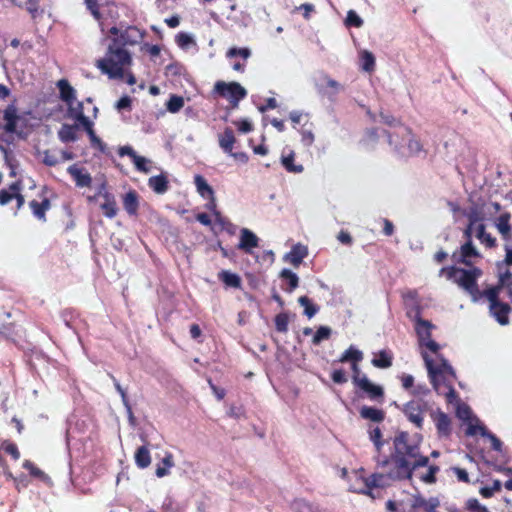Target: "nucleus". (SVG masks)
I'll use <instances>...</instances> for the list:
<instances>
[{"instance_id": "4c0bfd02", "label": "nucleus", "mask_w": 512, "mask_h": 512, "mask_svg": "<svg viewBox=\"0 0 512 512\" xmlns=\"http://www.w3.org/2000/svg\"><path fill=\"white\" fill-rule=\"evenodd\" d=\"M369 438L373 442L376 452L379 454L384 446L383 435L379 427L369 430Z\"/></svg>"}, {"instance_id": "f704fd0d", "label": "nucleus", "mask_w": 512, "mask_h": 512, "mask_svg": "<svg viewBox=\"0 0 512 512\" xmlns=\"http://www.w3.org/2000/svg\"><path fill=\"white\" fill-rule=\"evenodd\" d=\"M22 467L29 471L30 475L34 478H38L42 481L49 480L48 475L43 472L41 469H39L32 461L25 460L22 464Z\"/></svg>"}, {"instance_id": "aec40b11", "label": "nucleus", "mask_w": 512, "mask_h": 512, "mask_svg": "<svg viewBox=\"0 0 512 512\" xmlns=\"http://www.w3.org/2000/svg\"><path fill=\"white\" fill-rule=\"evenodd\" d=\"M142 37L143 35L138 28L129 26L120 33L119 37L115 38L114 40H117L118 45L123 47L125 45L136 44L140 39H142Z\"/></svg>"}, {"instance_id": "ddd939ff", "label": "nucleus", "mask_w": 512, "mask_h": 512, "mask_svg": "<svg viewBox=\"0 0 512 512\" xmlns=\"http://www.w3.org/2000/svg\"><path fill=\"white\" fill-rule=\"evenodd\" d=\"M497 278V283L489 286L487 289H496L497 292H501L505 289L507 296L510 299L512 291V272L507 265H504L503 263L497 264Z\"/></svg>"}, {"instance_id": "a18cd8bd", "label": "nucleus", "mask_w": 512, "mask_h": 512, "mask_svg": "<svg viewBox=\"0 0 512 512\" xmlns=\"http://www.w3.org/2000/svg\"><path fill=\"white\" fill-rule=\"evenodd\" d=\"M117 155L121 158L128 156L132 158V160H147L145 157L137 156L133 148L128 145L119 147L117 150Z\"/></svg>"}, {"instance_id": "6ab92c4d", "label": "nucleus", "mask_w": 512, "mask_h": 512, "mask_svg": "<svg viewBox=\"0 0 512 512\" xmlns=\"http://www.w3.org/2000/svg\"><path fill=\"white\" fill-rule=\"evenodd\" d=\"M511 214L502 213L495 221V226L503 240L509 242L512 240V225L510 224Z\"/></svg>"}, {"instance_id": "e2e57ef3", "label": "nucleus", "mask_w": 512, "mask_h": 512, "mask_svg": "<svg viewBox=\"0 0 512 512\" xmlns=\"http://www.w3.org/2000/svg\"><path fill=\"white\" fill-rule=\"evenodd\" d=\"M281 165L287 172L290 173H298L303 171V166L301 164H295V162H281Z\"/></svg>"}, {"instance_id": "de8ad7c7", "label": "nucleus", "mask_w": 512, "mask_h": 512, "mask_svg": "<svg viewBox=\"0 0 512 512\" xmlns=\"http://www.w3.org/2000/svg\"><path fill=\"white\" fill-rule=\"evenodd\" d=\"M488 433L489 431L482 424H469L466 429L467 436H474L476 434H480L481 436L485 437L486 435H488Z\"/></svg>"}, {"instance_id": "680f3d73", "label": "nucleus", "mask_w": 512, "mask_h": 512, "mask_svg": "<svg viewBox=\"0 0 512 512\" xmlns=\"http://www.w3.org/2000/svg\"><path fill=\"white\" fill-rule=\"evenodd\" d=\"M111 378L113 379L115 389L120 394L124 405L129 407V402H128V397H127L126 391L122 388V386L120 385V383L117 381V379L114 376L111 375Z\"/></svg>"}, {"instance_id": "f03ea898", "label": "nucleus", "mask_w": 512, "mask_h": 512, "mask_svg": "<svg viewBox=\"0 0 512 512\" xmlns=\"http://www.w3.org/2000/svg\"><path fill=\"white\" fill-rule=\"evenodd\" d=\"M402 299L407 317L415 322V331L420 346L426 347L434 354H438L440 345L431 338V330L435 326L430 321L422 319V306L418 292L416 290H408L402 294Z\"/></svg>"}, {"instance_id": "2f4dec72", "label": "nucleus", "mask_w": 512, "mask_h": 512, "mask_svg": "<svg viewBox=\"0 0 512 512\" xmlns=\"http://www.w3.org/2000/svg\"><path fill=\"white\" fill-rule=\"evenodd\" d=\"M362 359H363L362 351L358 350L354 346H350L348 349H346L341 354V356H340L338 361L341 362V363L350 362L352 364V363H355V362H361Z\"/></svg>"}, {"instance_id": "b1692460", "label": "nucleus", "mask_w": 512, "mask_h": 512, "mask_svg": "<svg viewBox=\"0 0 512 512\" xmlns=\"http://www.w3.org/2000/svg\"><path fill=\"white\" fill-rule=\"evenodd\" d=\"M360 417L366 420L380 423L385 419V412L372 406H362L359 411Z\"/></svg>"}, {"instance_id": "2eb2a0df", "label": "nucleus", "mask_w": 512, "mask_h": 512, "mask_svg": "<svg viewBox=\"0 0 512 512\" xmlns=\"http://www.w3.org/2000/svg\"><path fill=\"white\" fill-rule=\"evenodd\" d=\"M452 258L458 263L472 266L471 259L481 258V254L474 246L473 241H465V243L461 245L459 252L455 251L452 254Z\"/></svg>"}, {"instance_id": "0eeeda50", "label": "nucleus", "mask_w": 512, "mask_h": 512, "mask_svg": "<svg viewBox=\"0 0 512 512\" xmlns=\"http://www.w3.org/2000/svg\"><path fill=\"white\" fill-rule=\"evenodd\" d=\"M3 122L5 132L13 133L18 136H22L27 127L26 116L20 114L14 104L8 105L4 110Z\"/></svg>"}, {"instance_id": "338daca9", "label": "nucleus", "mask_w": 512, "mask_h": 512, "mask_svg": "<svg viewBox=\"0 0 512 512\" xmlns=\"http://www.w3.org/2000/svg\"><path fill=\"white\" fill-rule=\"evenodd\" d=\"M215 217V222L222 226L223 228H227V226H232V223L222 216V214L219 211H215L213 214Z\"/></svg>"}, {"instance_id": "39448f33", "label": "nucleus", "mask_w": 512, "mask_h": 512, "mask_svg": "<svg viewBox=\"0 0 512 512\" xmlns=\"http://www.w3.org/2000/svg\"><path fill=\"white\" fill-rule=\"evenodd\" d=\"M132 62L130 53L117 40L109 45L106 56L97 61V67L111 79L124 78L126 68Z\"/></svg>"}, {"instance_id": "4468645a", "label": "nucleus", "mask_w": 512, "mask_h": 512, "mask_svg": "<svg viewBox=\"0 0 512 512\" xmlns=\"http://www.w3.org/2000/svg\"><path fill=\"white\" fill-rule=\"evenodd\" d=\"M430 416L435 424L437 434L439 437L448 438L452 434V420L441 409H437L430 413Z\"/></svg>"}, {"instance_id": "6e6d98bb", "label": "nucleus", "mask_w": 512, "mask_h": 512, "mask_svg": "<svg viewBox=\"0 0 512 512\" xmlns=\"http://www.w3.org/2000/svg\"><path fill=\"white\" fill-rule=\"evenodd\" d=\"M176 42L180 47L186 48L193 43V39L189 34L181 32L177 35Z\"/></svg>"}, {"instance_id": "58836bf2", "label": "nucleus", "mask_w": 512, "mask_h": 512, "mask_svg": "<svg viewBox=\"0 0 512 512\" xmlns=\"http://www.w3.org/2000/svg\"><path fill=\"white\" fill-rule=\"evenodd\" d=\"M361 67L366 72H372L375 68V57L369 51L361 52Z\"/></svg>"}, {"instance_id": "13d9d810", "label": "nucleus", "mask_w": 512, "mask_h": 512, "mask_svg": "<svg viewBox=\"0 0 512 512\" xmlns=\"http://www.w3.org/2000/svg\"><path fill=\"white\" fill-rule=\"evenodd\" d=\"M485 437L491 441V448L494 451L500 452L502 450V442L495 434L489 432Z\"/></svg>"}, {"instance_id": "69168bd1", "label": "nucleus", "mask_w": 512, "mask_h": 512, "mask_svg": "<svg viewBox=\"0 0 512 512\" xmlns=\"http://www.w3.org/2000/svg\"><path fill=\"white\" fill-rule=\"evenodd\" d=\"M402 387L409 390L414 386V377L410 374H403L401 376Z\"/></svg>"}, {"instance_id": "c03bdc74", "label": "nucleus", "mask_w": 512, "mask_h": 512, "mask_svg": "<svg viewBox=\"0 0 512 512\" xmlns=\"http://www.w3.org/2000/svg\"><path fill=\"white\" fill-rule=\"evenodd\" d=\"M363 23L364 22H363L362 18L354 10H349L347 12V17L345 20V24L347 26H354V27L360 28L363 26Z\"/></svg>"}, {"instance_id": "4be33fe9", "label": "nucleus", "mask_w": 512, "mask_h": 512, "mask_svg": "<svg viewBox=\"0 0 512 512\" xmlns=\"http://www.w3.org/2000/svg\"><path fill=\"white\" fill-rule=\"evenodd\" d=\"M23 184L22 180H16L12 184L9 185L8 189L0 190V205L4 206L14 200V197L17 196V191L22 190Z\"/></svg>"}, {"instance_id": "774afa93", "label": "nucleus", "mask_w": 512, "mask_h": 512, "mask_svg": "<svg viewBox=\"0 0 512 512\" xmlns=\"http://www.w3.org/2000/svg\"><path fill=\"white\" fill-rule=\"evenodd\" d=\"M13 324L9 323L7 325H3L0 327V339L8 338L10 335L14 333Z\"/></svg>"}, {"instance_id": "e433bc0d", "label": "nucleus", "mask_w": 512, "mask_h": 512, "mask_svg": "<svg viewBox=\"0 0 512 512\" xmlns=\"http://www.w3.org/2000/svg\"><path fill=\"white\" fill-rule=\"evenodd\" d=\"M162 463L164 466L158 465L155 474L158 478H162L169 474V469L174 466L173 455L168 453L163 459Z\"/></svg>"}, {"instance_id": "6e6552de", "label": "nucleus", "mask_w": 512, "mask_h": 512, "mask_svg": "<svg viewBox=\"0 0 512 512\" xmlns=\"http://www.w3.org/2000/svg\"><path fill=\"white\" fill-rule=\"evenodd\" d=\"M214 90L222 97L227 98L234 107H237L239 101L247 96L246 89L238 82L218 81Z\"/></svg>"}, {"instance_id": "473e14b6", "label": "nucleus", "mask_w": 512, "mask_h": 512, "mask_svg": "<svg viewBox=\"0 0 512 512\" xmlns=\"http://www.w3.org/2000/svg\"><path fill=\"white\" fill-rule=\"evenodd\" d=\"M78 125L63 124L58 132L63 142H72L77 139Z\"/></svg>"}, {"instance_id": "9b49d317", "label": "nucleus", "mask_w": 512, "mask_h": 512, "mask_svg": "<svg viewBox=\"0 0 512 512\" xmlns=\"http://www.w3.org/2000/svg\"><path fill=\"white\" fill-rule=\"evenodd\" d=\"M315 87L318 93L333 99L344 87L338 81L332 79L325 73L319 74L315 79Z\"/></svg>"}, {"instance_id": "72a5a7b5", "label": "nucleus", "mask_w": 512, "mask_h": 512, "mask_svg": "<svg viewBox=\"0 0 512 512\" xmlns=\"http://www.w3.org/2000/svg\"><path fill=\"white\" fill-rule=\"evenodd\" d=\"M194 183L196 185L198 193L203 197L206 198V196H212L214 194L213 189L211 186L207 183L205 178L201 175H195L194 177Z\"/></svg>"}, {"instance_id": "864d4df0", "label": "nucleus", "mask_w": 512, "mask_h": 512, "mask_svg": "<svg viewBox=\"0 0 512 512\" xmlns=\"http://www.w3.org/2000/svg\"><path fill=\"white\" fill-rule=\"evenodd\" d=\"M331 379L336 384H344L348 381V378L342 369L334 370L331 373Z\"/></svg>"}, {"instance_id": "49530a36", "label": "nucleus", "mask_w": 512, "mask_h": 512, "mask_svg": "<svg viewBox=\"0 0 512 512\" xmlns=\"http://www.w3.org/2000/svg\"><path fill=\"white\" fill-rule=\"evenodd\" d=\"M439 467L436 465H430L428 471L420 476V479L428 484H433L436 482V474L439 472Z\"/></svg>"}, {"instance_id": "412c9836", "label": "nucleus", "mask_w": 512, "mask_h": 512, "mask_svg": "<svg viewBox=\"0 0 512 512\" xmlns=\"http://www.w3.org/2000/svg\"><path fill=\"white\" fill-rule=\"evenodd\" d=\"M307 254V247L298 243L293 245L291 250L284 256V260L294 267H299Z\"/></svg>"}, {"instance_id": "1a4fd4ad", "label": "nucleus", "mask_w": 512, "mask_h": 512, "mask_svg": "<svg viewBox=\"0 0 512 512\" xmlns=\"http://www.w3.org/2000/svg\"><path fill=\"white\" fill-rule=\"evenodd\" d=\"M428 410V403L422 399L408 401L403 407V413L407 419L418 429H422L424 414Z\"/></svg>"}, {"instance_id": "3c124183", "label": "nucleus", "mask_w": 512, "mask_h": 512, "mask_svg": "<svg viewBox=\"0 0 512 512\" xmlns=\"http://www.w3.org/2000/svg\"><path fill=\"white\" fill-rule=\"evenodd\" d=\"M234 143V136L231 131H226L220 139V146L225 151H231Z\"/></svg>"}, {"instance_id": "a19ab883", "label": "nucleus", "mask_w": 512, "mask_h": 512, "mask_svg": "<svg viewBox=\"0 0 512 512\" xmlns=\"http://www.w3.org/2000/svg\"><path fill=\"white\" fill-rule=\"evenodd\" d=\"M275 328L280 333L288 331L289 315L286 312L279 313L274 318Z\"/></svg>"}, {"instance_id": "bf43d9fd", "label": "nucleus", "mask_w": 512, "mask_h": 512, "mask_svg": "<svg viewBox=\"0 0 512 512\" xmlns=\"http://www.w3.org/2000/svg\"><path fill=\"white\" fill-rule=\"evenodd\" d=\"M111 378L113 379L115 389L120 394L124 405L129 407V402H128V397H127L126 391L122 388V386L120 385V383L117 381V379L114 376L111 375Z\"/></svg>"}, {"instance_id": "a211bd4d", "label": "nucleus", "mask_w": 512, "mask_h": 512, "mask_svg": "<svg viewBox=\"0 0 512 512\" xmlns=\"http://www.w3.org/2000/svg\"><path fill=\"white\" fill-rule=\"evenodd\" d=\"M68 172L75 181L78 187H90L92 178L90 174L84 168L79 167L77 164H73L68 168Z\"/></svg>"}, {"instance_id": "f257e3e1", "label": "nucleus", "mask_w": 512, "mask_h": 512, "mask_svg": "<svg viewBox=\"0 0 512 512\" xmlns=\"http://www.w3.org/2000/svg\"><path fill=\"white\" fill-rule=\"evenodd\" d=\"M393 447L394 450L390 456L383 459L377 458V468L382 472L373 473L364 478L363 487L358 490L359 493L374 498L373 489L388 486L387 480H411L417 468L425 467L429 463V458L421 454L419 444L412 442L406 431L395 435Z\"/></svg>"}, {"instance_id": "c756f323", "label": "nucleus", "mask_w": 512, "mask_h": 512, "mask_svg": "<svg viewBox=\"0 0 512 512\" xmlns=\"http://www.w3.org/2000/svg\"><path fill=\"white\" fill-rule=\"evenodd\" d=\"M280 277L283 281L287 283L286 287H283V289L291 293L293 290H295L298 287L299 284V278L296 273L292 272L289 269H283L280 273Z\"/></svg>"}, {"instance_id": "603ef678", "label": "nucleus", "mask_w": 512, "mask_h": 512, "mask_svg": "<svg viewBox=\"0 0 512 512\" xmlns=\"http://www.w3.org/2000/svg\"><path fill=\"white\" fill-rule=\"evenodd\" d=\"M251 55V51L248 48H231L227 52V57L233 58L236 56H241L244 59L249 58Z\"/></svg>"}, {"instance_id": "f3484780", "label": "nucleus", "mask_w": 512, "mask_h": 512, "mask_svg": "<svg viewBox=\"0 0 512 512\" xmlns=\"http://www.w3.org/2000/svg\"><path fill=\"white\" fill-rule=\"evenodd\" d=\"M259 239L258 237L249 229L243 228L240 232V241L238 244V249L244 251L245 253H252V249L258 247Z\"/></svg>"}, {"instance_id": "9d476101", "label": "nucleus", "mask_w": 512, "mask_h": 512, "mask_svg": "<svg viewBox=\"0 0 512 512\" xmlns=\"http://www.w3.org/2000/svg\"><path fill=\"white\" fill-rule=\"evenodd\" d=\"M98 197L103 198L100 208L107 218H114L117 215L118 208L115 197L107 190L106 182H103L94 196L88 197L89 201L96 200Z\"/></svg>"}, {"instance_id": "cd10ccee", "label": "nucleus", "mask_w": 512, "mask_h": 512, "mask_svg": "<svg viewBox=\"0 0 512 512\" xmlns=\"http://www.w3.org/2000/svg\"><path fill=\"white\" fill-rule=\"evenodd\" d=\"M57 86L60 90L61 99L66 102L67 105L71 104L72 102H76L75 89L68 83L67 80H60Z\"/></svg>"}, {"instance_id": "ea45409f", "label": "nucleus", "mask_w": 512, "mask_h": 512, "mask_svg": "<svg viewBox=\"0 0 512 512\" xmlns=\"http://www.w3.org/2000/svg\"><path fill=\"white\" fill-rule=\"evenodd\" d=\"M298 302L302 307H304V314L308 318H312L319 310L307 296L299 297Z\"/></svg>"}, {"instance_id": "20e7f679", "label": "nucleus", "mask_w": 512, "mask_h": 512, "mask_svg": "<svg viewBox=\"0 0 512 512\" xmlns=\"http://www.w3.org/2000/svg\"><path fill=\"white\" fill-rule=\"evenodd\" d=\"M483 272L479 267L472 266L470 269L459 268L456 266L442 267L439 271L440 276H445L453 280L460 288L470 295L473 302H478L483 298L482 291L479 289L477 280Z\"/></svg>"}, {"instance_id": "f8f14e48", "label": "nucleus", "mask_w": 512, "mask_h": 512, "mask_svg": "<svg viewBox=\"0 0 512 512\" xmlns=\"http://www.w3.org/2000/svg\"><path fill=\"white\" fill-rule=\"evenodd\" d=\"M47 191V186L42 187L40 193L41 200L38 201L36 199H33L29 202V207L32 211L33 216L41 222H46V213L51 208V201L46 196Z\"/></svg>"}, {"instance_id": "09e8293b", "label": "nucleus", "mask_w": 512, "mask_h": 512, "mask_svg": "<svg viewBox=\"0 0 512 512\" xmlns=\"http://www.w3.org/2000/svg\"><path fill=\"white\" fill-rule=\"evenodd\" d=\"M466 508L469 512H490L478 499L471 498L466 502Z\"/></svg>"}, {"instance_id": "c9c22d12", "label": "nucleus", "mask_w": 512, "mask_h": 512, "mask_svg": "<svg viewBox=\"0 0 512 512\" xmlns=\"http://www.w3.org/2000/svg\"><path fill=\"white\" fill-rule=\"evenodd\" d=\"M293 512H318L317 508L305 499H295L291 504Z\"/></svg>"}, {"instance_id": "79ce46f5", "label": "nucleus", "mask_w": 512, "mask_h": 512, "mask_svg": "<svg viewBox=\"0 0 512 512\" xmlns=\"http://www.w3.org/2000/svg\"><path fill=\"white\" fill-rule=\"evenodd\" d=\"M332 330L328 326H320L315 332L312 343L314 345L320 344L323 340H327L330 338Z\"/></svg>"}, {"instance_id": "423d86ee", "label": "nucleus", "mask_w": 512, "mask_h": 512, "mask_svg": "<svg viewBox=\"0 0 512 512\" xmlns=\"http://www.w3.org/2000/svg\"><path fill=\"white\" fill-rule=\"evenodd\" d=\"M482 295L489 302L490 315L502 326L509 324L512 307L509 303L500 300V292L496 289H484Z\"/></svg>"}, {"instance_id": "8fccbe9b", "label": "nucleus", "mask_w": 512, "mask_h": 512, "mask_svg": "<svg viewBox=\"0 0 512 512\" xmlns=\"http://www.w3.org/2000/svg\"><path fill=\"white\" fill-rule=\"evenodd\" d=\"M2 448L4 449V451L7 454L11 455L13 460L17 461L20 458V452H19V449H18V447H17V445L15 443L9 442V441H5L2 444Z\"/></svg>"}, {"instance_id": "bb28decb", "label": "nucleus", "mask_w": 512, "mask_h": 512, "mask_svg": "<svg viewBox=\"0 0 512 512\" xmlns=\"http://www.w3.org/2000/svg\"><path fill=\"white\" fill-rule=\"evenodd\" d=\"M75 119L77 120L79 125L83 126L87 130L91 137V140L93 142H96L99 145L100 149L104 151V145L99 139L96 138L94 131L92 130V122L89 120L87 116H85L82 110L77 111Z\"/></svg>"}, {"instance_id": "052dcab7", "label": "nucleus", "mask_w": 512, "mask_h": 512, "mask_svg": "<svg viewBox=\"0 0 512 512\" xmlns=\"http://www.w3.org/2000/svg\"><path fill=\"white\" fill-rule=\"evenodd\" d=\"M111 378L113 379L115 389L120 394L124 405L129 407V402H128V397H127L126 391L122 388V386L120 385V383L117 381V379L114 376L111 375Z\"/></svg>"}, {"instance_id": "7c9ffc66", "label": "nucleus", "mask_w": 512, "mask_h": 512, "mask_svg": "<svg viewBox=\"0 0 512 512\" xmlns=\"http://www.w3.org/2000/svg\"><path fill=\"white\" fill-rule=\"evenodd\" d=\"M149 186L154 192L163 194L169 188L167 177L163 174L153 176L149 179Z\"/></svg>"}, {"instance_id": "c85d7f7f", "label": "nucleus", "mask_w": 512, "mask_h": 512, "mask_svg": "<svg viewBox=\"0 0 512 512\" xmlns=\"http://www.w3.org/2000/svg\"><path fill=\"white\" fill-rule=\"evenodd\" d=\"M135 464L140 469L147 468L151 463L150 451L147 446H140L134 455Z\"/></svg>"}, {"instance_id": "393cba45", "label": "nucleus", "mask_w": 512, "mask_h": 512, "mask_svg": "<svg viewBox=\"0 0 512 512\" xmlns=\"http://www.w3.org/2000/svg\"><path fill=\"white\" fill-rule=\"evenodd\" d=\"M218 279L222 281L226 287L239 289L242 285L241 277L238 274L232 273L228 270L220 271L218 273Z\"/></svg>"}, {"instance_id": "0e129e2a", "label": "nucleus", "mask_w": 512, "mask_h": 512, "mask_svg": "<svg viewBox=\"0 0 512 512\" xmlns=\"http://www.w3.org/2000/svg\"><path fill=\"white\" fill-rule=\"evenodd\" d=\"M480 242L487 248H495L497 246L496 238L488 232L480 239Z\"/></svg>"}, {"instance_id": "7ed1b4c3", "label": "nucleus", "mask_w": 512, "mask_h": 512, "mask_svg": "<svg viewBox=\"0 0 512 512\" xmlns=\"http://www.w3.org/2000/svg\"><path fill=\"white\" fill-rule=\"evenodd\" d=\"M422 357L428 370L433 389L438 395L445 396L448 403H453L458 395L453 388L452 382L447 378V376L453 379L456 378L453 367L442 355H438L440 360L439 365H435L427 353H422Z\"/></svg>"}, {"instance_id": "4d7b16f0", "label": "nucleus", "mask_w": 512, "mask_h": 512, "mask_svg": "<svg viewBox=\"0 0 512 512\" xmlns=\"http://www.w3.org/2000/svg\"><path fill=\"white\" fill-rule=\"evenodd\" d=\"M452 470H453L454 474L456 475L458 481L463 482V483H470L469 475L465 469L460 468V467H453Z\"/></svg>"}, {"instance_id": "5fc2aeb1", "label": "nucleus", "mask_w": 512, "mask_h": 512, "mask_svg": "<svg viewBox=\"0 0 512 512\" xmlns=\"http://www.w3.org/2000/svg\"><path fill=\"white\" fill-rule=\"evenodd\" d=\"M359 363L360 362H355V363L351 364V370L353 372V374H352V383L354 384V386L359 384V382L357 381L358 379H362L363 377H367L365 374L361 373V370H360V367H359Z\"/></svg>"}, {"instance_id": "5701e85b", "label": "nucleus", "mask_w": 512, "mask_h": 512, "mask_svg": "<svg viewBox=\"0 0 512 512\" xmlns=\"http://www.w3.org/2000/svg\"><path fill=\"white\" fill-rule=\"evenodd\" d=\"M123 207L129 215H137L139 209V196L135 190H130L124 195Z\"/></svg>"}, {"instance_id": "37998d69", "label": "nucleus", "mask_w": 512, "mask_h": 512, "mask_svg": "<svg viewBox=\"0 0 512 512\" xmlns=\"http://www.w3.org/2000/svg\"><path fill=\"white\" fill-rule=\"evenodd\" d=\"M183 106V97L177 95H172L166 104L167 110L171 113H177Z\"/></svg>"}, {"instance_id": "dca6fc26", "label": "nucleus", "mask_w": 512, "mask_h": 512, "mask_svg": "<svg viewBox=\"0 0 512 512\" xmlns=\"http://www.w3.org/2000/svg\"><path fill=\"white\" fill-rule=\"evenodd\" d=\"M357 381L359 384H357L355 387L363 391L370 400L380 403L383 402L384 389L382 386L372 383L368 377H363Z\"/></svg>"}, {"instance_id": "a878e982", "label": "nucleus", "mask_w": 512, "mask_h": 512, "mask_svg": "<svg viewBox=\"0 0 512 512\" xmlns=\"http://www.w3.org/2000/svg\"><path fill=\"white\" fill-rule=\"evenodd\" d=\"M371 363L376 368L387 369L392 366L393 355L390 351L381 350L371 360Z\"/></svg>"}]
</instances>
